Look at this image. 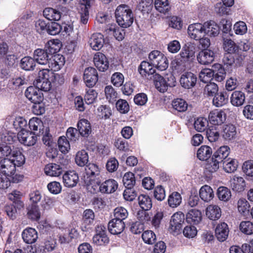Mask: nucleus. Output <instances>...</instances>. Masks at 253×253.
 <instances>
[{
    "mask_svg": "<svg viewBox=\"0 0 253 253\" xmlns=\"http://www.w3.org/2000/svg\"><path fill=\"white\" fill-rule=\"evenodd\" d=\"M195 47L192 44H185L174 60V68L177 72L182 73L190 67L195 57Z\"/></svg>",
    "mask_w": 253,
    "mask_h": 253,
    "instance_id": "1",
    "label": "nucleus"
},
{
    "mask_svg": "<svg viewBox=\"0 0 253 253\" xmlns=\"http://www.w3.org/2000/svg\"><path fill=\"white\" fill-rule=\"evenodd\" d=\"M16 168L14 162L10 159L0 160V188L6 189L10 185L11 180L8 177L14 175Z\"/></svg>",
    "mask_w": 253,
    "mask_h": 253,
    "instance_id": "2",
    "label": "nucleus"
},
{
    "mask_svg": "<svg viewBox=\"0 0 253 253\" xmlns=\"http://www.w3.org/2000/svg\"><path fill=\"white\" fill-rule=\"evenodd\" d=\"M115 17L118 25L122 28H127L133 22V14L129 7L126 4L119 5L115 10Z\"/></svg>",
    "mask_w": 253,
    "mask_h": 253,
    "instance_id": "3",
    "label": "nucleus"
},
{
    "mask_svg": "<svg viewBox=\"0 0 253 253\" xmlns=\"http://www.w3.org/2000/svg\"><path fill=\"white\" fill-rule=\"evenodd\" d=\"M56 46L53 42H48L44 49L38 48L34 52L33 58L36 62L42 65H46L50 59V56L58 51L59 49L55 47Z\"/></svg>",
    "mask_w": 253,
    "mask_h": 253,
    "instance_id": "4",
    "label": "nucleus"
},
{
    "mask_svg": "<svg viewBox=\"0 0 253 253\" xmlns=\"http://www.w3.org/2000/svg\"><path fill=\"white\" fill-rule=\"evenodd\" d=\"M148 58L153 66L159 70L164 71L169 66L167 57L160 51L153 50L149 53Z\"/></svg>",
    "mask_w": 253,
    "mask_h": 253,
    "instance_id": "5",
    "label": "nucleus"
},
{
    "mask_svg": "<svg viewBox=\"0 0 253 253\" xmlns=\"http://www.w3.org/2000/svg\"><path fill=\"white\" fill-rule=\"evenodd\" d=\"M184 220L185 216L182 212H177L174 213L170 220L169 231L174 235L181 233Z\"/></svg>",
    "mask_w": 253,
    "mask_h": 253,
    "instance_id": "6",
    "label": "nucleus"
},
{
    "mask_svg": "<svg viewBox=\"0 0 253 253\" xmlns=\"http://www.w3.org/2000/svg\"><path fill=\"white\" fill-rule=\"evenodd\" d=\"M138 204L140 207L144 211L141 212V213L144 214V217H139L140 220L142 221L148 220L150 217L149 214L145 211L150 210L152 207V202L151 198L146 194H141L138 197ZM138 215L140 214V212L138 213Z\"/></svg>",
    "mask_w": 253,
    "mask_h": 253,
    "instance_id": "7",
    "label": "nucleus"
},
{
    "mask_svg": "<svg viewBox=\"0 0 253 253\" xmlns=\"http://www.w3.org/2000/svg\"><path fill=\"white\" fill-rule=\"evenodd\" d=\"M17 138L21 144L28 146H33L37 141V136L35 133L27 130L19 131L17 133Z\"/></svg>",
    "mask_w": 253,
    "mask_h": 253,
    "instance_id": "8",
    "label": "nucleus"
},
{
    "mask_svg": "<svg viewBox=\"0 0 253 253\" xmlns=\"http://www.w3.org/2000/svg\"><path fill=\"white\" fill-rule=\"evenodd\" d=\"M94 0H83V3H81L78 8V14L81 23L86 24L88 20L89 11L91 5Z\"/></svg>",
    "mask_w": 253,
    "mask_h": 253,
    "instance_id": "9",
    "label": "nucleus"
},
{
    "mask_svg": "<svg viewBox=\"0 0 253 253\" xmlns=\"http://www.w3.org/2000/svg\"><path fill=\"white\" fill-rule=\"evenodd\" d=\"M27 98L33 103H42L43 96L42 92L35 86L28 87L25 92Z\"/></svg>",
    "mask_w": 253,
    "mask_h": 253,
    "instance_id": "10",
    "label": "nucleus"
},
{
    "mask_svg": "<svg viewBox=\"0 0 253 253\" xmlns=\"http://www.w3.org/2000/svg\"><path fill=\"white\" fill-rule=\"evenodd\" d=\"M83 79L86 86H93L98 81V74L96 69L93 67H88L84 70Z\"/></svg>",
    "mask_w": 253,
    "mask_h": 253,
    "instance_id": "11",
    "label": "nucleus"
},
{
    "mask_svg": "<svg viewBox=\"0 0 253 253\" xmlns=\"http://www.w3.org/2000/svg\"><path fill=\"white\" fill-rule=\"evenodd\" d=\"M153 67L154 66L150 61L149 62L146 61H143L139 66L138 71L143 77L152 79L153 76L156 74L155 69Z\"/></svg>",
    "mask_w": 253,
    "mask_h": 253,
    "instance_id": "12",
    "label": "nucleus"
},
{
    "mask_svg": "<svg viewBox=\"0 0 253 253\" xmlns=\"http://www.w3.org/2000/svg\"><path fill=\"white\" fill-rule=\"evenodd\" d=\"M204 26L201 23L191 24L188 28V34L189 37L195 40H198L205 36Z\"/></svg>",
    "mask_w": 253,
    "mask_h": 253,
    "instance_id": "13",
    "label": "nucleus"
},
{
    "mask_svg": "<svg viewBox=\"0 0 253 253\" xmlns=\"http://www.w3.org/2000/svg\"><path fill=\"white\" fill-rule=\"evenodd\" d=\"M196 82V76L190 72L182 74L180 79V83L181 86L185 88L189 89L194 87Z\"/></svg>",
    "mask_w": 253,
    "mask_h": 253,
    "instance_id": "14",
    "label": "nucleus"
},
{
    "mask_svg": "<svg viewBox=\"0 0 253 253\" xmlns=\"http://www.w3.org/2000/svg\"><path fill=\"white\" fill-rule=\"evenodd\" d=\"M93 62L95 67L100 71L104 72L109 67L108 59L102 53H96L94 56Z\"/></svg>",
    "mask_w": 253,
    "mask_h": 253,
    "instance_id": "15",
    "label": "nucleus"
},
{
    "mask_svg": "<svg viewBox=\"0 0 253 253\" xmlns=\"http://www.w3.org/2000/svg\"><path fill=\"white\" fill-rule=\"evenodd\" d=\"M214 53L209 49H204L200 51L197 56L199 63L203 65L211 63L214 61Z\"/></svg>",
    "mask_w": 253,
    "mask_h": 253,
    "instance_id": "16",
    "label": "nucleus"
},
{
    "mask_svg": "<svg viewBox=\"0 0 253 253\" xmlns=\"http://www.w3.org/2000/svg\"><path fill=\"white\" fill-rule=\"evenodd\" d=\"M225 119L226 114L225 113L217 109L211 111L209 115L210 122L214 126L221 125L225 121Z\"/></svg>",
    "mask_w": 253,
    "mask_h": 253,
    "instance_id": "17",
    "label": "nucleus"
},
{
    "mask_svg": "<svg viewBox=\"0 0 253 253\" xmlns=\"http://www.w3.org/2000/svg\"><path fill=\"white\" fill-rule=\"evenodd\" d=\"M229 232L228 225L225 222H221L215 228V236L219 241L223 242L227 239Z\"/></svg>",
    "mask_w": 253,
    "mask_h": 253,
    "instance_id": "18",
    "label": "nucleus"
},
{
    "mask_svg": "<svg viewBox=\"0 0 253 253\" xmlns=\"http://www.w3.org/2000/svg\"><path fill=\"white\" fill-rule=\"evenodd\" d=\"M125 228V224L123 221L112 219L109 221L108 228L109 232L114 235L121 233Z\"/></svg>",
    "mask_w": 253,
    "mask_h": 253,
    "instance_id": "19",
    "label": "nucleus"
},
{
    "mask_svg": "<svg viewBox=\"0 0 253 253\" xmlns=\"http://www.w3.org/2000/svg\"><path fill=\"white\" fill-rule=\"evenodd\" d=\"M62 178L64 184L67 187H73L79 181L78 174L74 171L66 172L63 175Z\"/></svg>",
    "mask_w": 253,
    "mask_h": 253,
    "instance_id": "20",
    "label": "nucleus"
},
{
    "mask_svg": "<svg viewBox=\"0 0 253 253\" xmlns=\"http://www.w3.org/2000/svg\"><path fill=\"white\" fill-rule=\"evenodd\" d=\"M152 79L156 88L161 92H165L167 90L168 86H172L173 85L167 83L164 78L157 73L153 76Z\"/></svg>",
    "mask_w": 253,
    "mask_h": 253,
    "instance_id": "21",
    "label": "nucleus"
},
{
    "mask_svg": "<svg viewBox=\"0 0 253 253\" xmlns=\"http://www.w3.org/2000/svg\"><path fill=\"white\" fill-rule=\"evenodd\" d=\"M104 42L103 35L100 33L92 34L88 41L90 46L95 50H98L101 49Z\"/></svg>",
    "mask_w": 253,
    "mask_h": 253,
    "instance_id": "22",
    "label": "nucleus"
},
{
    "mask_svg": "<svg viewBox=\"0 0 253 253\" xmlns=\"http://www.w3.org/2000/svg\"><path fill=\"white\" fill-rule=\"evenodd\" d=\"M203 25L205 36L207 35L210 36L215 37L219 34V27L214 21L206 22Z\"/></svg>",
    "mask_w": 253,
    "mask_h": 253,
    "instance_id": "23",
    "label": "nucleus"
},
{
    "mask_svg": "<svg viewBox=\"0 0 253 253\" xmlns=\"http://www.w3.org/2000/svg\"><path fill=\"white\" fill-rule=\"evenodd\" d=\"M154 5L158 12L164 15L170 14L171 5L169 0H155Z\"/></svg>",
    "mask_w": 253,
    "mask_h": 253,
    "instance_id": "24",
    "label": "nucleus"
},
{
    "mask_svg": "<svg viewBox=\"0 0 253 253\" xmlns=\"http://www.w3.org/2000/svg\"><path fill=\"white\" fill-rule=\"evenodd\" d=\"M118 188V183L114 179H110L103 182L99 187L100 191L102 193H112Z\"/></svg>",
    "mask_w": 253,
    "mask_h": 253,
    "instance_id": "25",
    "label": "nucleus"
},
{
    "mask_svg": "<svg viewBox=\"0 0 253 253\" xmlns=\"http://www.w3.org/2000/svg\"><path fill=\"white\" fill-rule=\"evenodd\" d=\"M24 241L27 244H33L38 239L37 231L33 228H27L23 230L22 234Z\"/></svg>",
    "mask_w": 253,
    "mask_h": 253,
    "instance_id": "26",
    "label": "nucleus"
},
{
    "mask_svg": "<svg viewBox=\"0 0 253 253\" xmlns=\"http://www.w3.org/2000/svg\"><path fill=\"white\" fill-rule=\"evenodd\" d=\"M246 185L244 178L241 176H234L230 180L231 187L235 192L243 191L245 189Z\"/></svg>",
    "mask_w": 253,
    "mask_h": 253,
    "instance_id": "27",
    "label": "nucleus"
},
{
    "mask_svg": "<svg viewBox=\"0 0 253 253\" xmlns=\"http://www.w3.org/2000/svg\"><path fill=\"white\" fill-rule=\"evenodd\" d=\"M77 126L78 130L82 136L87 137L91 133V126L87 120L84 119L80 120L77 124Z\"/></svg>",
    "mask_w": 253,
    "mask_h": 253,
    "instance_id": "28",
    "label": "nucleus"
},
{
    "mask_svg": "<svg viewBox=\"0 0 253 253\" xmlns=\"http://www.w3.org/2000/svg\"><path fill=\"white\" fill-rule=\"evenodd\" d=\"M206 215L210 219L216 220L220 217L221 211L218 206L211 205L206 209Z\"/></svg>",
    "mask_w": 253,
    "mask_h": 253,
    "instance_id": "29",
    "label": "nucleus"
},
{
    "mask_svg": "<svg viewBox=\"0 0 253 253\" xmlns=\"http://www.w3.org/2000/svg\"><path fill=\"white\" fill-rule=\"evenodd\" d=\"M202 218L201 211L195 209L190 210L186 214L187 222L194 224L199 223L202 220Z\"/></svg>",
    "mask_w": 253,
    "mask_h": 253,
    "instance_id": "30",
    "label": "nucleus"
},
{
    "mask_svg": "<svg viewBox=\"0 0 253 253\" xmlns=\"http://www.w3.org/2000/svg\"><path fill=\"white\" fill-rule=\"evenodd\" d=\"M245 95L241 91H234L230 97L231 103L234 106L239 107L244 104Z\"/></svg>",
    "mask_w": 253,
    "mask_h": 253,
    "instance_id": "31",
    "label": "nucleus"
},
{
    "mask_svg": "<svg viewBox=\"0 0 253 253\" xmlns=\"http://www.w3.org/2000/svg\"><path fill=\"white\" fill-rule=\"evenodd\" d=\"M199 195L201 199L206 202H210L214 197L212 188L207 185H204L201 188Z\"/></svg>",
    "mask_w": 253,
    "mask_h": 253,
    "instance_id": "32",
    "label": "nucleus"
},
{
    "mask_svg": "<svg viewBox=\"0 0 253 253\" xmlns=\"http://www.w3.org/2000/svg\"><path fill=\"white\" fill-rule=\"evenodd\" d=\"M28 217L32 220L38 221L40 219L41 212L39 209V207L36 204H31L27 208Z\"/></svg>",
    "mask_w": 253,
    "mask_h": 253,
    "instance_id": "33",
    "label": "nucleus"
},
{
    "mask_svg": "<svg viewBox=\"0 0 253 253\" xmlns=\"http://www.w3.org/2000/svg\"><path fill=\"white\" fill-rule=\"evenodd\" d=\"M214 96L212 103L216 107H221L228 102V95L225 91L217 92Z\"/></svg>",
    "mask_w": 253,
    "mask_h": 253,
    "instance_id": "34",
    "label": "nucleus"
},
{
    "mask_svg": "<svg viewBox=\"0 0 253 253\" xmlns=\"http://www.w3.org/2000/svg\"><path fill=\"white\" fill-rule=\"evenodd\" d=\"M62 172L61 167L56 164H49L44 168V172L47 175L58 176Z\"/></svg>",
    "mask_w": 253,
    "mask_h": 253,
    "instance_id": "35",
    "label": "nucleus"
},
{
    "mask_svg": "<svg viewBox=\"0 0 253 253\" xmlns=\"http://www.w3.org/2000/svg\"><path fill=\"white\" fill-rule=\"evenodd\" d=\"M212 151L211 148L207 145H202L197 151V156L201 161H207L211 156Z\"/></svg>",
    "mask_w": 253,
    "mask_h": 253,
    "instance_id": "36",
    "label": "nucleus"
},
{
    "mask_svg": "<svg viewBox=\"0 0 253 253\" xmlns=\"http://www.w3.org/2000/svg\"><path fill=\"white\" fill-rule=\"evenodd\" d=\"M237 134L236 127L231 124L225 125L223 129L222 137L226 140H231L236 137Z\"/></svg>",
    "mask_w": 253,
    "mask_h": 253,
    "instance_id": "37",
    "label": "nucleus"
},
{
    "mask_svg": "<svg viewBox=\"0 0 253 253\" xmlns=\"http://www.w3.org/2000/svg\"><path fill=\"white\" fill-rule=\"evenodd\" d=\"M43 15L47 19L54 21L60 20L61 16L59 10L50 7L45 8L43 11Z\"/></svg>",
    "mask_w": 253,
    "mask_h": 253,
    "instance_id": "38",
    "label": "nucleus"
},
{
    "mask_svg": "<svg viewBox=\"0 0 253 253\" xmlns=\"http://www.w3.org/2000/svg\"><path fill=\"white\" fill-rule=\"evenodd\" d=\"M88 162V155L86 151L82 150L77 152L75 157V162L80 167L86 165Z\"/></svg>",
    "mask_w": 253,
    "mask_h": 253,
    "instance_id": "39",
    "label": "nucleus"
},
{
    "mask_svg": "<svg viewBox=\"0 0 253 253\" xmlns=\"http://www.w3.org/2000/svg\"><path fill=\"white\" fill-rule=\"evenodd\" d=\"M36 66V61L34 58L26 56L22 58L20 62L21 68L26 71L33 70Z\"/></svg>",
    "mask_w": 253,
    "mask_h": 253,
    "instance_id": "40",
    "label": "nucleus"
},
{
    "mask_svg": "<svg viewBox=\"0 0 253 253\" xmlns=\"http://www.w3.org/2000/svg\"><path fill=\"white\" fill-rule=\"evenodd\" d=\"M12 159H11L15 165V167H20L25 162V158L23 154L18 150H13L12 153Z\"/></svg>",
    "mask_w": 253,
    "mask_h": 253,
    "instance_id": "41",
    "label": "nucleus"
},
{
    "mask_svg": "<svg viewBox=\"0 0 253 253\" xmlns=\"http://www.w3.org/2000/svg\"><path fill=\"white\" fill-rule=\"evenodd\" d=\"M214 71L213 78L218 82H221L225 78V73L224 68L219 64H214L212 66Z\"/></svg>",
    "mask_w": 253,
    "mask_h": 253,
    "instance_id": "42",
    "label": "nucleus"
},
{
    "mask_svg": "<svg viewBox=\"0 0 253 253\" xmlns=\"http://www.w3.org/2000/svg\"><path fill=\"white\" fill-rule=\"evenodd\" d=\"M85 171L86 175L89 177H96L100 174V168L94 163H89L85 166Z\"/></svg>",
    "mask_w": 253,
    "mask_h": 253,
    "instance_id": "43",
    "label": "nucleus"
},
{
    "mask_svg": "<svg viewBox=\"0 0 253 253\" xmlns=\"http://www.w3.org/2000/svg\"><path fill=\"white\" fill-rule=\"evenodd\" d=\"M217 195L220 201L227 202L231 198V193L227 187L221 186L217 189Z\"/></svg>",
    "mask_w": 253,
    "mask_h": 253,
    "instance_id": "44",
    "label": "nucleus"
},
{
    "mask_svg": "<svg viewBox=\"0 0 253 253\" xmlns=\"http://www.w3.org/2000/svg\"><path fill=\"white\" fill-rule=\"evenodd\" d=\"M34 86L37 88L41 91H47L51 87V82L49 80L44 81L40 79H36L34 82Z\"/></svg>",
    "mask_w": 253,
    "mask_h": 253,
    "instance_id": "45",
    "label": "nucleus"
},
{
    "mask_svg": "<svg viewBox=\"0 0 253 253\" xmlns=\"http://www.w3.org/2000/svg\"><path fill=\"white\" fill-rule=\"evenodd\" d=\"M181 201L182 197L177 192L172 193L169 197L168 203L171 208L177 207L181 204Z\"/></svg>",
    "mask_w": 253,
    "mask_h": 253,
    "instance_id": "46",
    "label": "nucleus"
},
{
    "mask_svg": "<svg viewBox=\"0 0 253 253\" xmlns=\"http://www.w3.org/2000/svg\"><path fill=\"white\" fill-rule=\"evenodd\" d=\"M214 71L213 69L206 68L203 69L199 74V78L201 82L207 83L213 78Z\"/></svg>",
    "mask_w": 253,
    "mask_h": 253,
    "instance_id": "47",
    "label": "nucleus"
},
{
    "mask_svg": "<svg viewBox=\"0 0 253 253\" xmlns=\"http://www.w3.org/2000/svg\"><path fill=\"white\" fill-rule=\"evenodd\" d=\"M173 108L179 112H183L187 110L188 104L187 102L182 99L177 98L172 102Z\"/></svg>",
    "mask_w": 253,
    "mask_h": 253,
    "instance_id": "48",
    "label": "nucleus"
},
{
    "mask_svg": "<svg viewBox=\"0 0 253 253\" xmlns=\"http://www.w3.org/2000/svg\"><path fill=\"white\" fill-rule=\"evenodd\" d=\"M106 99L111 103H114L117 98V93L111 85H107L104 89Z\"/></svg>",
    "mask_w": 253,
    "mask_h": 253,
    "instance_id": "49",
    "label": "nucleus"
},
{
    "mask_svg": "<svg viewBox=\"0 0 253 253\" xmlns=\"http://www.w3.org/2000/svg\"><path fill=\"white\" fill-rule=\"evenodd\" d=\"M206 133L208 140L211 142L216 141L219 137V131L215 126H211L208 129Z\"/></svg>",
    "mask_w": 253,
    "mask_h": 253,
    "instance_id": "50",
    "label": "nucleus"
},
{
    "mask_svg": "<svg viewBox=\"0 0 253 253\" xmlns=\"http://www.w3.org/2000/svg\"><path fill=\"white\" fill-rule=\"evenodd\" d=\"M59 150L62 153L66 154L70 149V145L69 141L65 136H61L58 140Z\"/></svg>",
    "mask_w": 253,
    "mask_h": 253,
    "instance_id": "51",
    "label": "nucleus"
},
{
    "mask_svg": "<svg viewBox=\"0 0 253 253\" xmlns=\"http://www.w3.org/2000/svg\"><path fill=\"white\" fill-rule=\"evenodd\" d=\"M224 49L228 53H236L239 51V47L230 39H224Z\"/></svg>",
    "mask_w": 253,
    "mask_h": 253,
    "instance_id": "52",
    "label": "nucleus"
},
{
    "mask_svg": "<svg viewBox=\"0 0 253 253\" xmlns=\"http://www.w3.org/2000/svg\"><path fill=\"white\" fill-rule=\"evenodd\" d=\"M94 213L92 210L86 209L84 211L83 214V220L85 225L93 224L94 219Z\"/></svg>",
    "mask_w": 253,
    "mask_h": 253,
    "instance_id": "53",
    "label": "nucleus"
},
{
    "mask_svg": "<svg viewBox=\"0 0 253 253\" xmlns=\"http://www.w3.org/2000/svg\"><path fill=\"white\" fill-rule=\"evenodd\" d=\"M123 181L126 188H133L135 184L134 174L131 172L126 173L123 177Z\"/></svg>",
    "mask_w": 253,
    "mask_h": 253,
    "instance_id": "54",
    "label": "nucleus"
},
{
    "mask_svg": "<svg viewBox=\"0 0 253 253\" xmlns=\"http://www.w3.org/2000/svg\"><path fill=\"white\" fill-rule=\"evenodd\" d=\"M142 238L146 244L152 245L156 242V236L152 231L147 230L142 233Z\"/></svg>",
    "mask_w": 253,
    "mask_h": 253,
    "instance_id": "55",
    "label": "nucleus"
},
{
    "mask_svg": "<svg viewBox=\"0 0 253 253\" xmlns=\"http://www.w3.org/2000/svg\"><path fill=\"white\" fill-rule=\"evenodd\" d=\"M208 125V121L205 118H198L194 122V127L199 132L205 131Z\"/></svg>",
    "mask_w": 253,
    "mask_h": 253,
    "instance_id": "56",
    "label": "nucleus"
},
{
    "mask_svg": "<svg viewBox=\"0 0 253 253\" xmlns=\"http://www.w3.org/2000/svg\"><path fill=\"white\" fill-rule=\"evenodd\" d=\"M218 90L217 85L212 82L208 83L204 88V94L208 96H213Z\"/></svg>",
    "mask_w": 253,
    "mask_h": 253,
    "instance_id": "57",
    "label": "nucleus"
},
{
    "mask_svg": "<svg viewBox=\"0 0 253 253\" xmlns=\"http://www.w3.org/2000/svg\"><path fill=\"white\" fill-rule=\"evenodd\" d=\"M153 0H141L138 5V9L143 14L148 13L152 7Z\"/></svg>",
    "mask_w": 253,
    "mask_h": 253,
    "instance_id": "58",
    "label": "nucleus"
},
{
    "mask_svg": "<svg viewBox=\"0 0 253 253\" xmlns=\"http://www.w3.org/2000/svg\"><path fill=\"white\" fill-rule=\"evenodd\" d=\"M237 164L234 160L228 159L223 163V167L224 170L228 173L234 172L237 168Z\"/></svg>",
    "mask_w": 253,
    "mask_h": 253,
    "instance_id": "59",
    "label": "nucleus"
},
{
    "mask_svg": "<svg viewBox=\"0 0 253 253\" xmlns=\"http://www.w3.org/2000/svg\"><path fill=\"white\" fill-rule=\"evenodd\" d=\"M114 219L124 221L128 216V212L124 208L118 207L114 210Z\"/></svg>",
    "mask_w": 253,
    "mask_h": 253,
    "instance_id": "60",
    "label": "nucleus"
},
{
    "mask_svg": "<svg viewBox=\"0 0 253 253\" xmlns=\"http://www.w3.org/2000/svg\"><path fill=\"white\" fill-rule=\"evenodd\" d=\"M117 110L122 114H126L129 110V106L127 102L124 99H120L116 103Z\"/></svg>",
    "mask_w": 253,
    "mask_h": 253,
    "instance_id": "61",
    "label": "nucleus"
},
{
    "mask_svg": "<svg viewBox=\"0 0 253 253\" xmlns=\"http://www.w3.org/2000/svg\"><path fill=\"white\" fill-rule=\"evenodd\" d=\"M238 211L242 214H245L249 211L250 204L246 199H240L237 203Z\"/></svg>",
    "mask_w": 253,
    "mask_h": 253,
    "instance_id": "62",
    "label": "nucleus"
},
{
    "mask_svg": "<svg viewBox=\"0 0 253 253\" xmlns=\"http://www.w3.org/2000/svg\"><path fill=\"white\" fill-rule=\"evenodd\" d=\"M240 228L243 233L251 235L253 233V223L250 221H242L240 223Z\"/></svg>",
    "mask_w": 253,
    "mask_h": 253,
    "instance_id": "63",
    "label": "nucleus"
},
{
    "mask_svg": "<svg viewBox=\"0 0 253 253\" xmlns=\"http://www.w3.org/2000/svg\"><path fill=\"white\" fill-rule=\"evenodd\" d=\"M243 172L249 177H253V160H248L243 163Z\"/></svg>",
    "mask_w": 253,
    "mask_h": 253,
    "instance_id": "64",
    "label": "nucleus"
}]
</instances>
